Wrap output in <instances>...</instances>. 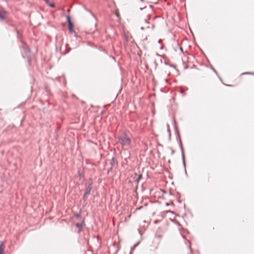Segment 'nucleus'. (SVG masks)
Segmentation results:
<instances>
[{
    "instance_id": "nucleus-1",
    "label": "nucleus",
    "mask_w": 254,
    "mask_h": 254,
    "mask_svg": "<svg viewBox=\"0 0 254 254\" xmlns=\"http://www.w3.org/2000/svg\"><path fill=\"white\" fill-rule=\"evenodd\" d=\"M119 141L123 147H129L131 143L130 139L126 135L120 137L119 138Z\"/></svg>"
},
{
    "instance_id": "nucleus-2",
    "label": "nucleus",
    "mask_w": 254,
    "mask_h": 254,
    "mask_svg": "<svg viewBox=\"0 0 254 254\" xmlns=\"http://www.w3.org/2000/svg\"><path fill=\"white\" fill-rule=\"evenodd\" d=\"M7 15L6 11L3 10H0V19L4 20Z\"/></svg>"
},
{
    "instance_id": "nucleus-3",
    "label": "nucleus",
    "mask_w": 254,
    "mask_h": 254,
    "mask_svg": "<svg viewBox=\"0 0 254 254\" xmlns=\"http://www.w3.org/2000/svg\"><path fill=\"white\" fill-rule=\"evenodd\" d=\"M67 21H68V24L69 30L70 32L72 33L74 31L73 26L72 23L70 20L69 17H67Z\"/></svg>"
},
{
    "instance_id": "nucleus-4",
    "label": "nucleus",
    "mask_w": 254,
    "mask_h": 254,
    "mask_svg": "<svg viewBox=\"0 0 254 254\" xmlns=\"http://www.w3.org/2000/svg\"><path fill=\"white\" fill-rule=\"evenodd\" d=\"M4 248V242H1L0 243V254H3Z\"/></svg>"
},
{
    "instance_id": "nucleus-5",
    "label": "nucleus",
    "mask_w": 254,
    "mask_h": 254,
    "mask_svg": "<svg viewBox=\"0 0 254 254\" xmlns=\"http://www.w3.org/2000/svg\"><path fill=\"white\" fill-rule=\"evenodd\" d=\"M125 38L127 41H129L132 38L130 35H127L126 34L125 35Z\"/></svg>"
},
{
    "instance_id": "nucleus-6",
    "label": "nucleus",
    "mask_w": 254,
    "mask_h": 254,
    "mask_svg": "<svg viewBox=\"0 0 254 254\" xmlns=\"http://www.w3.org/2000/svg\"><path fill=\"white\" fill-rule=\"evenodd\" d=\"M82 223H77L76 224V227L79 228V231L82 228Z\"/></svg>"
},
{
    "instance_id": "nucleus-7",
    "label": "nucleus",
    "mask_w": 254,
    "mask_h": 254,
    "mask_svg": "<svg viewBox=\"0 0 254 254\" xmlns=\"http://www.w3.org/2000/svg\"><path fill=\"white\" fill-rule=\"evenodd\" d=\"M142 178V175L141 174H140L139 176H138V179L136 180V182L137 183H138L139 181L141 179V178Z\"/></svg>"
},
{
    "instance_id": "nucleus-8",
    "label": "nucleus",
    "mask_w": 254,
    "mask_h": 254,
    "mask_svg": "<svg viewBox=\"0 0 254 254\" xmlns=\"http://www.w3.org/2000/svg\"><path fill=\"white\" fill-rule=\"evenodd\" d=\"M116 15L117 16V17H118L119 18H120V14L119 13V12L118 10H117L116 11Z\"/></svg>"
},
{
    "instance_id": "nucleus-9",
    "label": "nucleus",
    "mask_w": 254,
    "mask_h": 254,
    "mask_svg": "<svg viewBox=\"0 0 254 254\" xmlns=\"http://www.w3.org/2000/svg\"><path fill=\"white\" fill-rule=\"evenodd\" d=\"M48 4L52 7H54L55 6V4L54 3L49 2Z\"/></svg>"
},
{
    "instance_id": "nucleus-10",
    "label": "nucleus",
    "mask_w": 254,
    "mask_h": 254,
    "mask_svg": "<svg viewBox=\"0 0 254 254\" xmlns=\"http://www.w3.org/2000/svg\"><path fill=\"white\" fill-rule=\"evenodd\" d=\"M89 193V191L87 190L84 194V197H85Z\"/></svg>"
},
{
    "instance_id": "nucleus-11",
    "label": "nucleus",
    "mask_w": 254,
    "mask_h": 254,
    "mask_svg": "<svg viewBox=\"0 0 254 254\" xmlns=\"http://www.w3.org/2000/svg\"><path fill=\"white\" fill-rule=\"evenodd\" d=\"M45 1V2H46V3L48 4H49V0H44Z\"/></svg>"
},
{
    "instance_id": "nucleus-12",
    "label": "nucleus",
    "mask_w": 254,
    "mask_h": 254,
    "mask_svg": "<svg viewBox=\"0 0 254 254\" xmlns=\"http://www.w3.org/2000/svg\"><path fill=\"white\" fill-rule=\"evenodd\" d=\"M79 176H80V177H82V175L81 174H79Z\"/></svg>"
}]
</instances>
